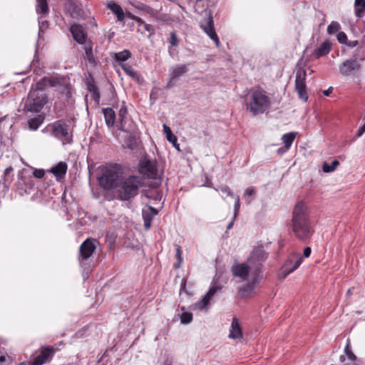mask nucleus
Wrapping results in <instances>:
<instances>
[{"mask_svg":"<svg viewBox=\"0 0 365 365\" xmlns=\"http://www.w3.org/2000/svg\"><path fill=\"white\" fill-rule=\"evenodd\" d=\"M6 119V117H4V118H1L0 119V128H3L4 130L6 128V126H8L9 128H11L13 125L12 124H9V125H4L3 123L4 121H5Z\"/></svg>","mask_w":365,"mask_h":365,"instance_id":"nucleus-50","label":"nucleus"},{"mask_svg":"<svg viewBox=\"0 0 365 365\" xmlns=\"http://www.w3.org/2000/svg\"><path fill=\"white\" fill-rule=\"evenodd\" d=\"M210 301V299L205 295L200 301H199L192 305V307H191L192 309V310H196V309L202 310L208 305Z\"/></svg>","mask_w":365,"mask_h":365,"instance_id":"nucleus-30","label":"nucleus"},{"mask_svg":"<svg viewBox=\"0 0 365 365\" xmlns=\"http://www.w3.org/2000/svg\"><path fill=\"white\" fill-rule=\"evenodd\" d=\"M235 220V219H234V218H233V219H232V221H231V222L227 225V230H230V229L232 227V226H233V222H234V220Z\"/></svg>","mask_w":365,"mask_h":365,"instance_id":"nucleus-55","label":"nucleus"},{"mask_svg":"<svg viewBox=\"0 0 365 365\" xmlns=\"http://www.w3.org/2000/svg\"><path fill=\"white\" fill-rule=\"evenodd\" d=\"M336 37H337V40L339 41V42L340 43H344V44L346 43L347 36L344 32H343V31L338 32Z\"/></svg>","mask_w":365,"mask_h":365,"instance_id":"nucleus-42","label":"nucleus"},{"mask_svg":"<svg viewBox=\"0 0 365 365\" xmlns=\"http://www.w3.org/2000/svg\"><path fill=\"white\" fill-rule=\"evenodd\" d=\"M95 249L96 245L93 240L91 239H87L81 244L80 246L79 258L81 265H82L83 260H86L92 255Z\"/></svg>","mask_w":365,"mask_h":365,"instance_id":"nucleus-13","label":"nucleus"},{"mask_svg":"<svg viewBox=\"0 0 365 365\" xmlns=\"http://www.w3.org/2000/svg\"><path fill=\"white\" fill-rule=\"evenodd\" d=\"M240 207V197L238 196H237L235 197V205H234V219H235L237 215H238Z\"/></svg>","mask_w":365,"mask_h":365,"instance_id":"nucleus-43","label":"nucleus"},{"mask_svg":"<svg viewBox=\"0 0 365 365\" xmlns=\"http://www.w3.org/2000/svg\"><path fill=\"white\" fill-rule=\"evenodd\" d=\"M346 45H348L349 47H354L358 44L357 41H350L349 42L346 41Z\"/></svg>","mask_w":365,"mask_h":365,"instance_id":"nucleus-52","label":"nucleus"},{"mask_svg":"<svg viewBox=\"0 0 365 365\" xmlns=\"http://www.w3.org/2000/svg\"><path fill=\"white\" fill-rule=\"evenodd\" d=\"M267 255L265 251L261 248H255L250 255L247 262L249 264H256L267 259Z\"/></svg>","mask_w":365,"mask_h":365,"instance_id":"nucleus-18","label":"nucleus"},{"mask_svg":"<svg viewBox=\"0 0 365 365\" xmlns=\"http://www.w3.org/2000/svg\"><path fill=\"white\" fill-rule=\"evenodd\" d=\"M306 76L307 73L304 68L300 67L297 68L295 78V91L297 93L299 98L304 102H307L308 100L307 85L305 82Z\"/></svg>","mask_w":365,"mask_h":365,"instance_id":"nucleus-9","label":"nucleus"},{"mask_svg":"<svg viewBox=\"0 0 365 365\" xmlns=\"http://www.w3.org/2000/svg\"><path fill=\"white\" fill-rule=\"evenodd\" d=\"M139 172L142 175H146L148 178L154 180L155 185L160 183L161 174L157 169L155 162L149 160H142L139 166Z\"/></svg>","mask_w":365,"mask_h":365,"instance_id":"nucleus-8","label":"nucleus"},{"mask_svg":"<svg viewBox=\"0 0 365 365\" xmlns=\"http://www.w3.org/2000/svg\"><path fill=\"white\" fill-rule=\"evenodd\" d=\"M192 314L190 312H183L180 315V321L182 324H189L192 322Z\"/></svg>","mask_w":365,"mask_h":365,"instance_id":"nucleus-39","label":"nucleus"},{"mask_svg":"<svg viewBox=\"0 0 365 365\" xmlns=\"http://www.w3.org/2000/svg\"><path fill=\"white\" fill-rule=\"evenodd\" d=\"M176 257L178 259V264H175V268H179L180 267V264L181 263V261H182L181 250H180L179 247H178L177 249H176Z\"/></svg>","mask_w":365,"mask_h":365,"instance_id":"nucleus-46","label":"nucleus"},{"mask_svg":"<svg viewBox=\"0 0 365 365\" xmlns=\"http://www.w3.org/2000/svg\"><path fill=\"white\" fill-rule=\"evenodd\" d=\"M200 27L210 39L215 42V45L219 46L220 40L214 29L212 18L210 14L202 20Z\"/></svg>","mask_w":365,"mask_h":365,"instance_id":"nucleus-11","label":"nucleus"},{"mask_svg":"<svg viewBox=\"0 0 365 365\" xmlns=\"http://www.w3.org/2000/svg\"><path fill=\"white\" fill-rule=\"evenodd\" d=\"M123 177V171L119 166L110 165L106 167L99 178V184L104 189L110 190L115 193Z\"/></svg>","mask_w":365,"mask_h":365,"instance_id":"nucleus-6","label":"nucleus"},{"mask_svg":"<svg viewBox=\"0 0 365 365\" xmlns=\"http://www.w3.org/2000/svg\"><path fill=\"white\" fill-rule=\"evenodd\" d=\"M36 12L42 14L48 13V6L47 0H36Z\"/></svg>","mask_w":365,"mask_h":365,"instance_id":"nucleus-29","label":"nucleus"},{"mask_svg":"<svg viewBox=\"0 0 365 365\" xmlns=\"http://www.w3.org/2000/svg\"><path fill=\"white\" fill-rule=\"evenodd\" d=\"M221 192L226 194L228 196L233 197V194L227 186H224L220 189Z\"/></svg>","mask_w":365,"mask_h":365,"instance_id":"nucleus-47","label":"nucleus"},{"mask_svg":"<svg viewBox=\"0 0 365 365\" xmlns=\"http://www.w3.org/2000/svg\"><path fill=\"white\" fill-rule=\"evenodd\" d=\"M130 52L128 50L116 53L115 54V59L118 62H124L130 57Z\"/></svg>","mask_w":365,"mask_h":365,"instance_id":"nucleus-31","label":"nucleus"},{"mask_svg":"<svg viewBox=\"0 0 365 365\" xmlns=\"http://www.w3.org/2000/svg\"><path fill=\"white\" fill-rule=\"evenodd\" d=\"M71 32L73 37V39L80 44H83L86 41V36L83 29V27L80 25H73L71 27Z\"/></svg>","mask_w":365,"mask_h":365,"instance_id":"nucleus-19","label":"nucleus"},{"mask_svg":"<svg viewBox=\"0 0 365 365\" xmlns=\"http://www.w3.org/2000/svg\"><path fill=\"white\" fill-rule=\"evenodd\" d=\"M13 170V168L11 167H9L5 169V175H8L9 173H10V172H11Z\"/></svg>","mask_w":365,"mask_h":365,"instance_id":"nucleus-54","label":"nucleus"},{"mask_svg":"<svg viewBox=\"0 0 365 365\" xmlns=\"http://www.w3.org/2000/svg\"><path fill=\"white\" fill-rule=\"evenodd\" d=\"M158 214V210L151 206H146L142 210V217L144 222V227L146 230L150 228L151 222Z\"/></svg>","mask_w":365,"mask_h":365,"instance_id":"nucleus-15","label":"nucleus"},{"mask_svg":"<svg viewBox=\"0 0 365 365\" xmlns=\"http://www.w3.org/2000/svg\"><path fill=\"white\" fill-rule=\"evenodd\" d=\"M163 365H170V364L166 361V362H164Z\"/></svg>","mask_w":365,"mask_h":365,"instance_id":"nucleus-60","label":"nucleus"},{"mask_svg":"<svg viewBox=\"0 0 365 365\" xmlns=\"http://www.w3.org/2000/svg\"><path fill=\"white\" fill-rule=\"evenodd\" d=\"M339 165V161L336 160H333L331 163H324L322 165V170L324 173L333 172Z\"/></svg>","mask_w":365,"mask_h":365,"instance_id":"nucleus-33","label":"nucleus"},{"mask_svg":"<svg viewBox=\"0 0 365 365\" xmlns=\"http://www.w3.org/2000/svg\"><path fill=\"white\" fill-rule=\"evenodd\" d=\"M138 22H142V20L140 18L135 19Z\"/></svg>","mask_w":365,"mask_h":365,"instance_id":"nucleus-59","label":"nucleus"},{"mask_svg":"<svg viewBox=\"0 0 365 365\" xmlns=\"http://www.w3.org/2000/svg\"><path fill=\"white\" fill-rule=\"evenodd\" d=\"M232 275L238 277L240 282H245L246 284L240 287V292L243 295L251 293L256 285L260 282V272L257 267H252L247 263H237L231 268Z\"/></svg>","mask_w":365,"mask_h":365,"instance_id":"nucleus-3","label":"nucleus"},{"mask_svg":"<svg viewBox=\"0 0 365 365\" xmlns=\"http://www.w3.org/2000/svg\"><path fill=\"white\" fill-rule=\"evenodd\" d=\"M360 66L356 59L346 60L340 66L339 72L344 76H349L353 71H358Z\"/></svg>","mask_w":365,"mask_h":365,"instance_id":"nucleus-16","label":"nucleus"},{"mask_svg":"<svg viewBox=\"0 0 365 365\" xmlns=\"http://www.w3.org/2000/svg\"><path fill=\"white\" fill-rule=\"evenodd\" d=\"M107 7L116 15V17L119 21H123L125 19V14L121 6L115 3V1H110L108 2Z\"/></svg>","mask_w":365,"mask_h":365,"instance_id":"nucleus-21","label":"nucleus"},{"mask_svg":"<svg viewBox=\"0 0 365 365\" xmlns=\"http://www.w3.org/2000/svg\"><path fill=\"white\" fill-rule=\"evenodd\" d=\"M127 113V109L125 108L122 107L119 110V117H120V128L119 129L123 131H126V129L125 128L124 125V117Z\"/></svg>","mask_w":365,"mask_h":365,"instance_id":"nucleus-38","label":"nucleus"},{"mask_svg":"<svg viewBox=\"0 0 365 365\" xmlns=\"http://www.w3.org/2000/svg\"><path fill=\"white\" fill-rule=\"evenodd\" d=\"M344 352L349 361H356V356L351 349L350 342L347 340L346 345L344 348Z\"/></svg>","mask_w":365,"mask_h":365,"instance_id":"nucleus-36","label":"nucleus"},{"mask_svg":"<svg viewBox=\"0 0 365 365\" xmlns=\"http://www.w3.org/2000/svg\"><path fill=\"white\" fill-rule=\"evenodd\" d=\"M355 16L361 18L365 14V0H355Z\"/></svg>","mask_w":365,"mask_h":365,"instance_id":"nucleus-28","label":"nucleus"},{"mask_svg":"<svg viewBox=\"0 0 365 365\" xmlns=\"http://www.w3.org/2000/svg\"><path fill=\"white\" fill-rule=\"evenodd\" d=\"M300 62H299L297 65V67H299Z\"/></svg>","mask_w":365,"mask_h":365,"instance_id":"nucleus-62","label":"nucleus"},{"mask_svg":"<svg viewBox=\"0 0 365 365\" xmlns=\"http://www.w3.org/2000/svg\"><path fill=\"white\" fill-rule=\"evenodd\" d=\"M364 133H365V122H364V124L358 129V130H357V132L356 133V137H360Z\"/></svg>","mask_w":365,"mask_h":365,"instance_id":"nucleus-49","label":"nucleus"},{"mask_svg":"<svg viewBox=\"0 0 365 365\" xmlns=\"http://www.w3.org/2000/svg\"><path fill=\"white\" fill-rule=\"evenodd\" d=\"M302 257L299 254L291 255L282 268V273L284 277L295 271L302 264Z\"/></svg>","mask_w":365,"mask_h":365,"instance_id":"nucleus-10","label":"nucleus"},{"mask_svg":"<svg viewBox=\"0 0 365 365\" xmlns=\"http://www.w3.org/2000/svg\"><path fill=\"white\" fill-rule=\"evenodd\" d=\"M65 82H67L66 78L62 77H44L41 78L36 83L35 88H32L29 93L25 103V108L31 112L38 113L41 111L47 102V96L43 88L48 85L51 87L60 85L63 88V89H60V91L65 93L66 96H70V88L64 83Z\"/></svg>","mask_w":365,"mask_h":365,"instance_id":"nucleus-1","label":"nucleus"},{"mask_svg":"<svg viewBox=\"0 0 365 365\" xmlns=\"http://www.w3.org/2000/svg\"><path fill=\"white\" fill-rule=\"evenodd\" d=\"M297 134V133L290 132L282 135V140L284 144V151H287L290 148L296 138Z\"/></svg>","mask_w":365,"mask_h":365,"instance_id":"nucleus-25","label":"nucleus"},{"mask_svg":"<svg viewBox=\"0 0 365 365\" xmlns=\"http://www.w3.org/2000/svg\"><path fill=\"white\" fill-rule=\"evenodd\" d=\"M187 65L180 64L173 66L170 69V81L168 83V86H171L178 78L185 74L187 72Z\"/></svg>","mask_w":365,"mask_h":365,"instance_id":"nucleus-14","label":"nucleus"},{"mask_svg":"<svg viewBox=\"0 0 365 365\" xmlns=\"http://www.w3.org/2000/svg\"><path fill=\"white\" fill-rule=\"evenodd\" d=\"M341 29L340 24L335 21L331 22V24L327 26V33L330 35L334 34L339 31Z\"/></svg>","mask_w":365,"mask_h":365,"instance_id":"nucleus-35","label":"nucleus"},{"mask_svg":"<svg viewBox=\"0 0 365 365\" xmlns=\"http://www.w3.org/2000/svg\"><path fill=\"white\" fill-rule=\"evenodd\" d=\"M291 227L294 236L299 240H307L313 234V229L309 218L307 206L298 202L293 210Z\"/></svg>","mask_w":365,"mask_h":365,"instance_id":"nucleus-2","label":"nucleus"},{"mask_svg":"<svg viewBox=\"0 0 365 365\" xmlns=\"http://www.w3.org/2000/svg\"><path fill=\"white\" fill-rule=\"evenodd\" d=\"M87 87L88 90L93 93V98L96 101H98L100 98V94L98 88L95 85V83L93 82H88Z\"/></svg>","mask_w":365,"mask_h":365,"instance_id":"nucleus-34","label":"nucleus"},{"mask_svg":"<svg viewBox=\"0 0 365 365\" xmlns=\"http://www.w3.org/2000/svg\"><path fill=\"white\" fill-rule=\"evenodd\" d=\"M331 91H332V88L330 87L327 90L324 91L323 93L324 96H329L330 95V93H331Z\"/></svg>","mask_w":365,"mask_h":365,"instance_id":"nucleus-53","label":"nucleus"},{"mask_svg":"<svg viewBox=\"0 0 365 365\" xmlns=\"http://www.w3.org/2000/svg\"><path fill=\"white\" fill-rule=\"evenodd\" d=\"M340 361L344 363L343 365H357L356 361H349V362H345V356H341Z\"/></svg>","mask_w":365,"mask_h":365,"instance_id":"nucleus-48","label":"nucleus"},{"mask_svg":"<svg viewBox=\"0 0 365 365\" xmlns=\"http://www.w3.org/2000/svg\"><path fill=\"white\" fill-rule=\"evenodd\" d=\"M330 50V43L328 42H324L317 48L315 49L314 54L315 57L318 58L328 54Z\"/></svg>","mask_w":365,"mask_h":365,"instance_id":"nucleus-26","label":"nucleus"},{"mask_svg":"<svg viewBox=\"0 0 365 365\" xmlns=\"http://www.w3.org/2000/svg\"><path fill=\"white\" fill-rule=\"evenodd\" d=\"M155 199L156 200H160V199H161V196H160L159 194H158Z\"/></svg>","mask_w":365,"mask_h":365,"instance_id":"nucleus-58","label":"nucleus"},{"mask_svg":"<svg viewBox=\"0 0 365 365\" xmlns=\"http://www.w3.org/2000/svg\"><path fill=\"white\" fill-rule=\"evenodd\" d=\"M52 135L62 142L63 145L72 141L73 135L69 125L63 120H58L51 125Z\"/></svg>","mask_w":365,"mask_h":365,"instance_id":"nucleus-7","label":"nucleus"},{"mask_svg":"<svg viewBox=\"0 0 365 365\" xmlns=\"http://www.w3.org/2000/svg\"><path fill=\"white\" fill-rule=\"evenodd\" d=\"M67 165L65 163L60 162L56 166L53 167L49 171L60 180L63 178L66 173Z\"/></svg>","mask_w":365,"mask_h":365,"instance_id":"nucleus-22","label":"nucleus"},{"mask_svg":"<svg viewBox=\"0 0 365 365\" xmlns=\"http://www.w3.org/2000/svg\"><path fill=\"white\" fill-rule=\"evenodd\" d=\"M105 121L108 128L113 126L115 121V113L111 108H106L102 110Z\"/></svg>","mask_w":365,"mask_h":365,"instance_id":"nucleus-23","label":"nucleus"},{"mask_svg":"<svg viewBox=\"0 0 365 365\" xmlns=\"http://www.w3.org/2000/svg\"><path fill=\"white\" fill-rule=\"evenodd\" d=\"M84 49H85V57L87 58L88 60H90L93 56L92 46L90 44H86L84 46Z\"/></svg>","mask_w":365,"mask_h":365,"instance_id":"nucleus-41","label":"nucleus"},{"mask_svg":"<svg viewBox=\"0 0 365 365\" xmlns=\"http://www.w3.org/2000/svg\"><path fill=\"white\" fill-rule=\"evenodd\" d=\"M229 337L233 339H239L242 337V332L237 318L234 317L232 321Z\"/></svg>","mask_w":365,"mask_h":365,"instance_id":"nucleus-20","label":"nucleus"},{"mask_svg":"<svg viewBox=\"0 0 365 365\" xmlns=\"http://www.w3.org/2000/svg\"><path fill=\"white\" fill-rule=\"evenodd\" d=\"M163 131L166 135L167 140L173 144V145L178 150L180 151V145L178 143L177 137L173 133L171 129L169 126L164 124L163 125Z\"/></svg>","mask_w":365,"mask_h":365,"instance_id":"nucleus-24","label":"nucleus"},{"mask_svg":"<svg viewBox=\"0 0 365 365\" xmlns=\"http://www.w3.org/2000/svg\"><path fill=\"white\" fill-rule=\"evenodd\" d=\"M56 349L51 346L43 347L38 356L29 365H43L51 360Z\"/></svg>","mask_w":365,"mask_h":365,"instance_id":"nucleus-12","label":"nucleus"},{"mask_svg":"<svg viewBox=\"0 0 365 365\" xmlns=\"http://www.w3.org/2000/svg\"><path fill=\"white\" fill-rule=\"evenodd\" d=\"M277 152L278 153H285L286 151H284V148H280L278 149Z\"/></svg>","mask_w":365,"mask_h":365,"instance_id":"nucleus-56","label":"nucleus"},{"mask_svg":"<svg viewBox=\"0 0 365 365\" xmlns=\"http://www.w3.org/2000/svg\"><path fill=\"white\" fill-rule=\"evenodd\" d=\"M271 105V97L265 90L259 86H255L249 90L245 98V106L247 110L253 115L267 112Z\"/></svg>","mask_w":365,"mask_h":365,"instance_id":"nucleus-4","label":"nucleus"},{"mask_svg":"<svg viewBox=\"0 0 365 365\" xmlns=\"http://www.w3.org/2000/svg\"><path fill=\"white\" fill-rule=\"evenodd\" d=\"M143 179L136 175L123 177L120 183L117 186L115 192L117 198L122 201H127L138 195V189L142 186Z\"/></svg>","mask_w":365,"mask_h":365,"instance_id":"nucleus-5","label":"nucleus"},{"mask_svg":"<svg viewBox=\"0 0 365 365\" xmlns=\"http://www.w3.org/2000/svg\"><path fill=\"white\" fill-rule=\"evenodd\" d=\"M45 171L43 169H34L33 172L34 177L41 179L44 176Z\"/></svg>","mask_w":365,"mask_h":365,"instance_id":"nucleus-44","label":"nucleus"},{"mask_svg":"<svg viewBox=\"0 0 365 365\" xmlns=\"http://www.w3.org/2000/svg\"><path fill=\"white\" fill-rule=\"evenodd\" d=\"M44 118L41 115L31 118L28 120L29 128L31 130H37L39 126L43 123Z\"/></svg>","mask_w":365,"mask_h":365,"instance_id":"nucleus-27","label":"nucleus"},{"mask_svg":"<svg viewBox=\"0 0 365 365\" xmlns=\"http://www.w3.org/2000/svg\"><path fill=\"white\" fill-rule=\"evenodd\" d=\"M122 68L129 76L132 77L133 78H138V73L134 68H133L131 66L125 63L122 66Z\"/></svg>","mask_w":365,"mask_h":365,"instance_id":"nucleus-32","label":"nucleus"},{"mask_svg":"<svg viewBox=\"0 0 365 365\" xmlns=\"http://www.w3.org/2000/svg\"><path fill=\"white\" fill-rule=\"evenodd\" d=\"M170 43L173 46H176L178 44V37L176 36V34L175 32H172L170 34Z\"/></svg>","mask_w":365,"mask_h":365,"instance_id":"nucleus-45","label":"nucleus"},{"mask_svg":"<svg viewBox=\"0 0 365 365\" xmlns=\"http://www.w3.org/2000/svg\"><path fill=\"white\" fill-rule=\"evenodd\" d=\"M150 25H148V24H145V29H146L147 31H150Z\"/></svg>","mask_w":365,"mask_h":365,"instance_id":"nucleus-57","label":"nucleus"},{"mask_svg":"<svg viewBox=\"0 0 365 365\" xmlns=\"http://www.w3.org/2000/svg\"><path fill=\"white\" fill-rule=\"evenodd\" d=\"M311 248L309 247H305L303 252L304 257H309L311 255Z\"/></svg>","mask_w":365,"mask_h":365,"instance_id":"nucleus-51","label":"nucleus"},{"mask_svg":"<svg viewBox=\"0 0 365 365\" xmlns=\"http://www.w3.org/2000/svg\"><path fill=\"white\" fill-rule=\"evenodd\" d=\"M221 289V287L214 283L209 289L205 296L210 300L215 296L216 292Z\"/></svg>","mask_w":365,"mask_h":365,"instance_id":"nucleus-37","label":"nucleus"},{"mask_svg":"<svg viewBox=\"0 0 365 365\" xmlns=\"http://www.w3.org/2000/svg\"><path fill=\"white\" fill-rule=\"evenodd\" d=\"M256 193V190L254 187H247L244 193V197L247 204H250L251 200H248L247 197L255 195Z\"/></svg>","mask_w":365,"mask_h":365,"instance_id":"nucleus-40","label":"nucleus"},{"mask_svg":"<svg viewBox=\"0 0 365 365\" xmlns=\"http://www.w3.org/2000/svg\"><path fill=\"white\" fill-rule=\"evenodd\" d=\"M17 184L18 188L26 193H29L34 185V180L31 176L26 177L21 173L19 174Z\"/></svg>","mask_w":365,"mask_h":365,"instance_id":"nucleus-17","label":"nucleus"},{"mask_svg":"<svg viewBox=\"0 0 365 365\" xmlns=\"http://www.w3.org/2000/svg\"><path fill=\"white\" fill-rule=\"evenodd\" d=\"M0 360H1V361H3V360H4V357H1V358H0Z\"/></svg>","mask_w":365,"mask_h":365,"instance_id":"nucleus-61","label":"nucleus"}]
</instances>
